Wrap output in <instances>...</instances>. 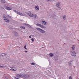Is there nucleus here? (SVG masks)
<instances>
[{
    "label": "nucleus",
    "instance_id": "f257e3e1",
    "mask_svg": "<svg viewBox=\"0 0 79 79\" xmlns=\"http://www.w3.org/2000/svg\"><path fill=\"white\" fill-rule=\"evenodd\" d=\"M7 17L9 18H11V17L10 15H7V16H5L4 17H3V18L5 21H6V22H7V23H9V22H10V20L8 19V18H7Z\"/></svg>",
    "mask_w": 79,
    "mask_h": 79
},
{
    "label": "nucleus",
    "instance_id": "f03ea898",
    "mask_svg": "<svg viewBox=\"0 0 79 79\" xmlns=\"http://www.w3.org/2000/svg\"><path fill=\"white\" fill-rule=\"evenodd\" d=\"M36 29L39 31L40 32H41V33H43L44 34L46 32V31H45L43 29L39 28H36Z\"/></svg>",
    "mask_w": 79,
    "mask_h": 79
},
{
    "label": "nucleus",
    "instance_id": "7ed1b4c3",
    "mask_svg": "<svg viewBox=\"0 0 79 79\" xmlns=\"http://www.w3.org/2000/svg\"><path fill=\"white\" fill-rule=\"evenodd\" d=\"M56 6L60 9H61V2H57L56 4Z\"/></svg>",
    "mask_w": 79,
    "mask_h": 79
},
{
    "label": "nucleus",
    "instance_id": "20e7f679",
    "mask_svg": "<svg viewBox=\"0 0 79 79\" xmlns=\"http://www.w3.org/2000/svg\"><path fill=\"white\" fill-rule=\"evenodd\" d=\"M23 76L21 74H18L16 77H15L14 79H20V77H23Z\"/></svg>",
    "mask_w": 79,
    "mask_h": 79
},
{
    "label": "nucleus",
    "instance_id": "39448f33",
    "mask_svg": "<svg viewBox=\"0 0 79 79\" xmlns=\"http://www.w3.org/2000/svg\"><path fill=\"white\" fill-rule=\"evenodd\" d=\"M36 25L37 26L43 28V29H46V27L45 26L41 24H40L39 23H36Z\"/></svg>",
    "mask_w": 79,
    "mask_h": 79
},
{
    "label": "nucleus",
    "instance_id": "423d86ee",
    "mask_svg": "<svg viewBox=\"0 0 79 79\" xmlns=\"http://www.w3.org/2000/svg\"><path fill=\"white\" fill-rule=\"evenodd\" d=\"M71 55L73 56L76 57V52L74 51H72L71 52H70Z\"/></svg>",
    "mask_w": 79,
    "mask_h": 79
},
{
    "label": "nucleus",
    "instance_id": "0eeeda50",
    "mask_svg": "<svg viewBox=\"0 0 79 79\" xmlns=\"http://www.w3.org/2000/svg\"><path fill=\"white\" fill-rule=\"evenodd\" d=\"M4 8H5V9L7 10H12V8L11 7H9L6 6H4Z\"/></svg>",
    "mask_w": 79,
    "mask_h": 79
},
{
    "label": "nucleus",
    "instance_id": "6e6552de",
    "mask_svg": "<svg viewBox=\"0 0 79 79\" xmlns=\"http://www.w3.org/2000/svg\"><path fill=\"white\" fill-rule=\"evenodd\" d=\"M14 11H15V13H16L17 14H18V15H20V16H24V15L23 14L19 12H18V11L15 10H14Z\"/></svg>",
    "mask_w": 79,
    "mask_h": 79
},
{
    "label": "nucleus",
    "instance_id": "1a4fd4ad",
    "mask_svg": "<svg viewBox=\"0 0 79 79\" xmlns=\"http://www.w3.org/2000/svg\"><path fill=\"white\" fill-rule=\"evenodd\" d=\"M34 8L36 11H39L40 9V6L38 5H36L35 6Z\"/></svg>",
    "mask_w": 79,
    "mask_h": 79
},
{
    "label": "nucleus",
    "instance_id": "9d476101",
    "mask_svg": "<svg viewBox=\"0 0 79 79\" xmlns=\"http://www.w3.org/2000/svg\"><path fill=\"white\" fill-rule=\"evenodd\" d=\"M54 60L55 61H58V56H56L54 57Z\"/></svg>",
    "mask_w": 79,
    "mask_h": 79
},
{
    "label": "nucleus",
    "instance_id": "9b49d317",
    "mask_svg": "<svg viewBox=\"0 0 79 79\" xmlns=\"http://www.w3.org/2000/svg\"><path fill=\"white\" fill-rule=\"evenodd\" d=\"M72 64H73V61L71 60L68 63V65L69 66H72Z\"/></svg>",
    "mask_w": 79,
    "mask_h": 79
},
{
    "label": "nucleus",
    "instance_id": "f8f14e48",
    "mask_svg": "<svg viewBox=\"0 0 79 79\" xmlns=\"http://www.w3.org/2000/svg\"><path fill=\"white\" fill-rule=\"evenodd\" d=\"M42 23L44 25H46V24H47V22L45 21H43L42 22Z\"/></svg>",
    "mask_w": 79,
    "mask_h": 79
},
{
    "label": "nucleus",
    "instance_id": "ddd939ff",
    "mask_svg": "<svg viewBox=\"0 0 79 79\" xmlns=\"http://www.w3.org/2000/svg\"><path fill=\"white\" fill-rule=\"evenodd\" d=\"M28 15L29 16H30V17H33V16H34V15L32 14L28 13Z\"/></svg>",
    "mask_w": 79,
    "mask_h": 79
},
{
    "label": "nucleus",
    "instance_id": "4468645a",
    "mask_svg": "<svg viewBox=\"0 0 79 79\" xmlns=\"http://www.w3.org/2000/svg\"><path fill=\"white\" fill-rule=\"evenodd\" d=\"M49 56H50L51 57H52V56H54V55H53V54L52 53H50L49 54Z\"/></svg>",
    "mask_w": 79,
    "mask_h": 79
},
{
    "label": "nucleus",
    "instance_id": "2eb2a0df",
    "mask_svg": "<svg viewBox=\"0 0 79 79\" xmlns=\"http://www.w3.org/2000/svg\"><path fill=\"white\" fill-rule=\"evenodd\" d=\"M24 25H25V26H28V27H31V25L27 24V23H24Z\"/></svg>",
    "mask_w": 79,
    "mask_h": 79
},
{
    "label": "nucleus",
    "instance_id": "dca6fc26",
    "mask_svg": "<svg viewBox=\"0 0 79 79\" xmlns=\"http://www.w3.org/2000/svg\"><path fill=\"white\" fill-rule=\"evenodd\" d=\"M12 71H16L17 70L16 68H13L12 69H11Z\"/></svg>",
    "mask_w": 79,
    "mask_h": 79
},
{
    "label": "nucleus",
    "instance_id": "f3484780",
    "mask_svg": "<svg viewBox=\"0 0 79 79\" xmlns=\"http://www.w3.org/2000/svg\"><path fill=\"white\" fill-rule=\"evenodd\" d=\"M3 68L4 69H7V68H8V66L6 65H4Z\"/></svg>",
    "mask_w": 79,
    "mask_h": 79
},
{
    "label": "nucleus",
    "instance_id": "a211bd4d",
    "mask_svg": "<svg viewBox=\"0 0 79 79\" xmlns=\"http://www.w3.org/2000/svg\"><path fill=\"white\" fill-rule=\"evenodd\" d=\"M66 19V15H64L63 16V19H64V20H65V19Z\"/></svg>",
    "mask_w": 79,
    "mask_h": 79
},
{
    "label": "nucleus",
    "instance_id": "6ab92c4d",
    "mask_svg": "<svg viewBox=\"0 0 79 79\" xmlns=\"http://www.w3.org/2000/svg\"><path fill=\"white\" fill-rule=\"evenodd\" d=\"M75 48L76 46L73 45V46H72V49H73V50H74V49Z\"/></svg>",
    "mask_w": 79,
    "mask_h": 79
},
{
    "label": "nucleus",
    "instance_id": "aec40b11",
    "mask_svg": "<svg viewBox=\"0 0 79 79\" xmlns=\"http://www.w3.org/2000/svg\"><path fill=\"white\" fill-rule=\"evenodd\" d=\"M3 79H8V77L6 76H4L2 77Z\"/></svg>",
    "mask_w": 79,
    "mask_h": 79
},
{
    "label": "nucleus",
    "instance_id": "412c9836",
    "mask_svg": "<svg viewBox=\"0 0 79 79\" xmlns=\"http://www.w3.org/2000/svg\"><path fill=\"white\" fill-rule=\"evenodd\" d=\"M37 15L36 14H35L34 15H33V17H34V18L35 19V18H37Z\"/></svg>",
    "mask_w": 79,
    "mask_h": 79
},
{
    "label": "nucleus",
    "instance_id": "4be33fe9",
    "mask_svg": "<svg viewBox=\"0 0 79 79\" xmlns=\"http://www.w3.org/2000/svg\"><path fill=\"white\" fill-rule=\"evenodd\" d=\"M0 55H2V56H5L6 55V54L5 53H2V54H1Z\"/></svg>",
    "mask_w": 79,
    "mask_h": 79
},
{
    "label": "nucleus",
    "instance_id": "5701e85b",
    "mask_svg": "<svg viewBox=\"0 0 79 79\" xmlns=\"http://www.w3.org/2000/svg\"><path fill=\"white\" fill-rule=\"evenodd\" d=\"M1 2L2 3H5V2H6V1H5V0H2Z\"/></svg>",
    "mask_w": 79,
    "mask_h": 79
},
{
    "label": "nucleus",
    "instance_id": "b1692460",
    "mask_svg": "<svg viewBox=\"0 0 79 79\" xmlns=\"http://www.w3.org/2000/svg\"><path fill=\"white\" fill-rule=\"evenodd\" d=\"M26 47H27V45H25L24 47V49H25V50H27V48H26Z\"/></svg>",
    "mask_w": 79,
    "mask_h": 79
},
{
    "label": "nucleus",
    "instance_id": "393cba45",
    "mask_svg": "<svg viewBox=\"0 0 79 79\" xmlns=\"http://www.w3.org/2000/svg\"><path fill=\"white\" fill-rule=\"evenodd\" d=\"M47 1H49V2H53L55 0H47Z\"/></svg>",
    "mask_w": 79,
    "mask_h": 79
},
{
    "label": "nucleus",
    "instance_id": "a878e982",
    "mask_svg": "<svg viewBox=\"0 0 79 79\" xmlns=\"http://www.w3.org/2000/svg\"><path fill=\"white\" fill-rule=\"evenodd\" d=\"M4 66V65H0V68H3Z\"/></svg>",
    "mask_w": 79,
    "mask_h": 79
},
{
    "label": "nucleus",
    "instance_id": "bb28decb",
    "mask_svg": "<svg viewBox=\"0 0 79 79\" xmlns=\"http://www.w3.org/2000/svg\"><path fill=\"white\" fill-rule=\"evenodd\" d=\"M31 40L32 41V42H34V39L33 38H32L31 39Z\"/></svg>",
    "mask_w": 79,
    "mask_h": 79
},
{
    "label": "nucleus",
    "instance_id": "cd10ccee",
    "mask_svg": "<svg viewBox=\"0 0 79 79\" xmlns=\"http://www.w3.org/2000/svg\"><path fill=\"white\" fill-rule=\"evenodd\" d=\"M69 79H73L72 77L71 76H70L69 77Z\"/></svg>",
    "mask_w": 79,
    "mask_h": 79
},
{
    "label": "nucleus",
    "instance_id": "c85d7f7f",
    "mask_svg": "<svg viewBox=\"0 0 79 79\" xmlns=\"http://www.w3.org/2000/svg\"><path fill=\"white\" fill-rule=\"evenodd\" d=\"M21 27L23 29H25V27Z\"/></svg>",
    "mask_w": 79,
    "mask_h": 79
},
{
    "label": "nucleus",
    "instance_id": "c756f323",
    "mask_svg": "<svg viewBox=\"0 0 79 79\" xmlns=\"http://www.w3.org/2000/svg\"><path fill=\"white\" fill-rule=\"evenodd\" d=\"M32 65H35V63H31Z\"/></svg>",
    "mask_w": 79,
    "mask_h": 79
},
{
    "label": "nucleus",
    "instance_id": "7c9ffc66",
    "mask_svg": "<svg viewBox=\"0 0 79 79\" xmlns=\"http://www.w3.org/2000/svg\"><path fill=\"white\" fill-rule=\"evenodd\" d=\"M15 34L16 35H18V34L17 33H15Z\"/></svg>",
    "mask_w": 79,
    "mask_h": 79
},
{
    "label": "nucleus",
    "instance_id": "2f4dec72",
    "mask_svg": "<svg viewBox=\"0 0 79 79\" xmlns=\"http://www.w3.org/2000/svg\"><path fill=\"white\" fill-rule=\"evenodd\" d=\"M24 52H25V53H27V51H25Z\"/></svg>",
    "mask_w": 79,
    "mask_h": 79
},
{
    "label": "nucleus",
    "instance_id": "473e14b6",
    "mask_svg": "<svg viewBox=\"0 0 79 79\" xmlns=\"http://www.w3.org/2000/svg\"><path fill=\"white\" fill-rule=\"evenodd\" d=\"M10 68H11V69H13V67H10Z\"/></svg>",
    "mask_w": 79,
    "mask_h": 79
},
{
    "label": "nucleus",
    "instance_id": "72a5a7b5",
    "mask_svg": "<svg viewBox=\"0 0 79 79\" xmlns=\"http://www.w3.org/2000/svg\"><path fill=\"white\" fill-rule=\"evenodd\" d=\"M29 38H30V39H31V36H29Z\"/></svg>",
    "mask_w": 79,
    "mask_h": 79
},
{
    "label": "nucleus",
    "instance_id": "f704fd0d",
    "mask_svg": "<svg viewBox=\"0 0 79 79\" xmlns=\"http://www.w3.org/2000/svg\"><path fill=\"white\" fill-rule=\"evenodd\" d=\"M10 69V70H11V69Z\"/></svg>",
    "mask_w": 79,
    "mask_h": 79
},
{
    "label": "nucleus",
    "instance_id": "c9c22d12",
    "mask_svg": "<svg viewBox=\"0 0 79 79\" xmlns=\"http://www.w3.org/2000/svg\"><path fill=\"white\" fill-rule=\"evenodd\" d=\"M31 36H34V35H31Z\"/></svg>",
    "mask_w": 79,
    "mask_h": 79
},
{
    "label": "nucleus",
    "instance_id": "e433bc0d",
    "mask_svg": "<svg viewBox=\"0 0 79 79\" xmlns=\"http://www.w3.org/2000/svg\"><path fill=\"white\" fill-rule=\"evenodd\" d=\"M19 47V48H20V47Z\"/></svg>",
    "mask_w": 79,
    "mask_h": 79
},
{
    "label": "nucleus",
    "instance_id": "4c0bfd02",
    "mask_svg": "<svg viewBox=\"0 0 79 79\" xmlns=\"http://www.w3.org/2000/svg\"><path fill=\"white\" fill-rule=\"evenodd\" d=\"M78 79H79V78H78Z\"/></svg>",
    "mask_w": 79,
    "mask_h": 79
}]
</instances>
